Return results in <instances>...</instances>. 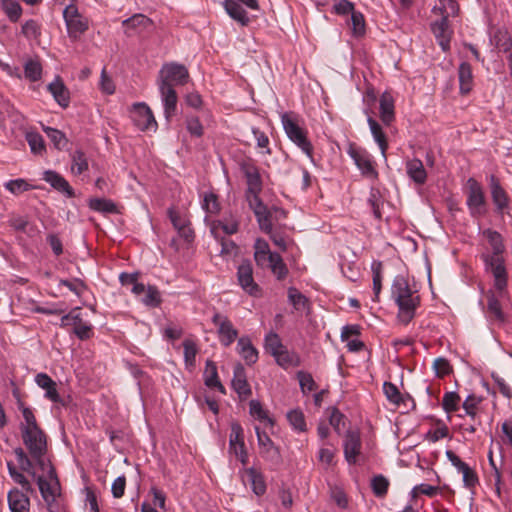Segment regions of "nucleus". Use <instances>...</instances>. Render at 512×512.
<instances>
[{"instance_id":"obj_4","label":"nucleus","mask_w":512,"mask_h":512,"mask_svg":"<svg viewBox=\"0 0 512 512\" xmlns=\"http://www.w3.org/2000/svg\"><path fill=\"white\" fill-rule=\"evenodd\" d=\"M63 18L68 36L72 40H77L89 28L88 19L79 13L77 6L73 3H70L64 8Z\"/></svg>"},{"instance_id":"obj_56","label":"nucleus","mask_w":512,"mask_h":512,"mask_svg":"<svg viewBox=\"0 0 512 512\" xmlns=\"http://www.w3.org/2000/svg\"><path fill=\"white\" fill-rule=\"evenodd\" d=\"M460 396L456 392H447L442 399V407L447 412H455L459 408Z\"/></svg>"},{"instance_id":"obj_60","label":"nucleus","mask_w":512,"mask_h":512,"mask_svg":"<svg viewBox=\"0 0 512 512\" xmlns=\"http://www.w3.org/2000/svg\"><path fill=\"white\" fill-rule=\"evenodd\" d=\"M297 378L299 380L300 388L304 393L316 389V383L310 373L299 371L297 373Z\"/></svg>"},{"instance_id":"obj_23","label":"nucleus","mask_w":512,"mask_h":512,"mask_svg":"<svg viewBox=\"0 0 512 512\" xmlns=\"http://www.w3.org/2000/svg\"><path fill=\"white\" fill-rule=\"evenodd\" d=\"M383 392L387 400L397 407H408V403L414 406V401L409 395H402L397 386L391 382H384Z\"/></svg>"},{"instance_id":"obj_24","label":"nucleus","mask_w":512,"mask_h":512,"mask_svg":"<svg viewBox=\"0 0 512 512\" xmlns=\"http://www.w3.org/2000/svg\"><path fill=\"white\" fill-rule=\"evenodd\" d=\"M168 216L174 228L178 230L182 237L186 240H191L193 238V231L190 229L189 222L184 216L178 213L174 208L168 209Z\"/></svg>"},{"instance_id":"obj_52","label":"nucleus","mask_w":512,"mask_h":512,"mask_svg":"<svg viewBox=\"0 0 512 512\" xmlns=\"http://www.w3.org/2000/svg\"><path fill=\"white\" fill-rule=\"evenodd\" d=\"M26 140L34 154H41L45 150L43 137L36 132H28Z\"/></svg>"},{"instance_id":"obj_25","label":"nucleus","mask_w":512,"mask_h":512,"mask_svg":"<svg viewBox=\"0 0 512 512\" xmlns=\"http://www.w3.org/2000/svg\"><path fill=\"white\" fill-rule=\"evenodd\" d=\"M48 90L52 94L55 101L63 108L69 105V91L64 85L63 81L57 77L53 82L48 85Z\"/></svg>"},{"instance_id":"obj_39","label":"nucleus","mask_w":512,"mask_h":512,"mask_svg":"<svg viewBox=\"0 0 512 512\" xmlns=\"http://www.w3.org/2000/svg\"><path fill=\"white\" fill-rule=\"evenodd\" d=\"M90 209L100 213H116V204L109 199L105 198H91L88 201Z\"/></svg>"},{"instance_id":"obj_13","label":"nucleus","mask_w":512,"mask_h":512,"mask_svg":"<svg viewBox=\"0 0 512 512\" xmlns=\"http://www.w3.org/2000/svg\"><path fill=\"white\" fill-rule=\"evenodd\" d=\"M213 324L217 327L219 339L222 345L230 346L238 336L237 329L227 316L215 313L212 317Z\"/></svg>"},{"instance_id":"obj_2","label":"nucleus","mask_w":512,"mask_h":512,"mask_svg":"<svg viewBox=\"0 0 512 512\" xmlns=\"http://www.w3.org/2000/svg\"><path fill=\"white\" fill-rule=\"evenodd\" d=\"M281 121L288 138L306 155L312 157V145L307 138L306 131L298 124L297 119L292 114L284 113L281 116Z\"/></svg>"},{"instance_id":"obj_10","label":"nucleus","mask_w":512,"mask_h":512,"mask_svg":"<svg viewBox=\"0 0 512 512\" xmlns=\"http://www.w3.org/2000/svg\"><path fill=\"white\" fill-rule=\"evenodd\" d=\"M347 153L353 159L363 176L370 179L377 178L378 173L373 165L372 157L366 150L350 145Z\"/></svg>"},{"instance_id":"obj_15","label":"nucleus","mask_w":512,"mask_h":512,"mask_svg":"<svg viewBox=\"0 0 512 512\" xmlns=\"http://www.w3.org/2000/svg\"><path fill=\"white\" fill-rule=\"evenodd\" d=\"M42 179L50 184L56 191L64 194L68 198L75 196V192L68 181L58 172L54 170H46L43 172Z\"/></svg>"},{"instance_id":"obj_54","label":"nucleus","mask_w":512,"mask_h":512,"mask_svg":"<svg viewBox=\"0 0 512 512\" xmlns=\"http://www.w3.org/2000/svg\"><path fill=\"white\" fill-rule=\"evenodd\" d=\"M373 493L377 497H384L387 494L389 481L382 475L375 476L371 481Z\"/></svg>"},{"instance_id":"obj_44","label":"nucleus","mask_w":512,"mask_h":512,"mask_svg":"<svg viewBox=\"0 0 512 512\" xmlns=\"http://www.w3.org/2000/svg\"><path fill=\"white\" fill-rule=\"evenodd\" d=\"M4 187L13 195H20L26 191L34 189V186L22 178L9 180L4 184Z\"/></svg>"},{"instance_id":"obj_64","label":"nucleus","mask_w":512,"mask_h":512,"mask_svg":"<svg viewBox=\"0 0 512 512\" xmlns=\"http://www.w3.org/2000/svg\"><path fill=\"white\" fill-rule=\"evenodd\" d=\"M217 228H221L225 234L232 235L238 231V223L231 219L229 221H218L211 228V232L215 233Z\"/></svg>"},{"instance_id":"obj_34","label":"nucleus","mask_w":512,"mask_h":512,"mask_svg":"<svg viewBox=\"0 0 512 512\" xmlns=\"http://www.w3.org/2000/svg\"><path fill=\"white\" fill-rule=\"evenodd\" d=\"M367 121H368V124H369V128H370L371 134H372L375 142L378 144V146H379V148L381 150L382 155L385 157L386 156V150L388 148V143H387L386 135L383 132L382 127L380 126V124L375 119H373L372 117H368Z\"/></svg>"},{"instance_id":"obj_55","label":"nucleus","mask_w":512,"mask_h":512,"mask_svg":"<svg viewBox=\"0 0 512 512\" xmlns=\"http://www.w3.org/2000/svg\"><path fill=\"white\" fill-rule=\"evenodd\" d=\"M24 73L26 78L35 82L41 78L42 67L38 61L29 60L26 62L24 67Z\"/></svg>"},{"instance_id":"obj_7","label":"nucleus","mask_w":512,"mask_h":512,"mask_svg":"<svg viewBox=\"0 0 512 512\" xmlns=\"http://www.w3.org/2000/svg\"><path fill=\"white\" fill-rule=\"evenodd\" d=\"M189 79L187 68L178 63H167L159 72L158 86L184 85Z\"/></svg>"},{"instance_id":"obj_43","label":"nucleus","mask_w":512,"mask_h":512,"mask_svg":"<svg viewBox=\"0 0 512 512\" xmlns=\"http://www.w3.org/2000/svg\"><path fill=\"white\" fill-rule=\"evenodd\" d=\"M254 213L261 230L266 233H270L272 231V222L271 215L267 207L264 204L262 206H257V209L254 211Z\"/></svg>"},{"instance_id":"obj_47","label":"nucleus","mask_w":512,"mask_h":512,"mask_svg":"<svg viewBox=\"0 0 512 512\" xmlns=\"http://www.w3.org/2000/svg\"><path fill=\"white\" fill-rule=\"evenodd\" d=\"M250 414L260 420L267 422L269 425H273V420L269 417L268 412L263 409L261 403L257 400H251L249 403Z\"/></svg>"},{"instance_id":"obj_61","label":"nucleus","mask_w":512,"mask_h":512,"mask_svg":"<svg viewBox=\"0 0 512 512\" xmlns=\"http://www.w3.org/2000/svg\"><path fill=\"white\" fill-rule=\"evenodd\" d=\"M460 473L462 474L463 483L466 488L473 489L479 483L477 473L469 465Z\"/></svg>"},{"instance_id":"obj_35","label":"nucleus","mask_w":512,"mask_h":512,"mask_svg":"<svg viewBox=\"0 0 512 512\" xmlns=\"http://www.w3.org/2000/svg\"><path fill=\"white\" fill-rule=\"evenodd\" d=\"M273 357L275 358L276 363L284 369L300 365L299 355L295 352L289 351L286 347Z\"/></svg>"},{"instance_id":"obj_16","label":"nucleus","mask_w":512,"mask_h":512,"mask_svg":"<svg viewBox=\"0 0 512 512\" xmlns=\"http://www.w3.org/2000/svg\"><path fill=\"white\" fill-rule=\"evenodd\" d=\"M449 14L450 13L447 12L440 20L435 21L431 25V30L443 51H447L450 48L451 31L448 23Z\"/></svg>"},{"instance_id":"obj_19","label":"nucleus","mask_w":512,"mask_h":512,"mask_svg":"<svg viewBox=\"0 0 512 512\" xmlns=\"http://www.w3.org/2000/svg\"><path fill=\"white\" fill-rule=\"evenodd\" d=\"M489 186L493 203L496 206V211L498 213H503L504 210L507 208L509 202V198L506 191L503 189V187L500 184V181L495 175H490Z\"/></svg>"},{"instance_id":"obj_12","label":"nucleus","mask_w":512,"mask_h":512,"mask_svg":"<svg viewBox=\"0 0 512 512\" xmlns=\"http://www.w3.org/2000/svg\"><path fill=\"white\" fill-rule=\"evenodd\" d=\"M37 484L42 498L48 506L55 501L56 497L60 494V484L53 467H50L48 472V478L39 476L37 478Z\"/></svg>"},{"instance_id":"obj_8","label":"nucleus","mask_w":512,"mask_h":512,"mask_svg":"<svg viewBox=\"0 0 512 512\" xmlns=\"http://www.w3.org/2000/svg\"><path fill=\"white\" fill-rule=\"evenodd\" d=\"M237 280L244 292L252 297H261L262 289L253 277V266L250 260H244L237 268Z\"/></svg>"},{"instance_id":"obj_29","label":"nucleus","mask_w":512,"mask_h":512,"mask_svg":"<svg viewBox=\"0 0 512 512\" xmlns=\"http://www.w3.org/2000/svg\"><path fill=\"white\" fill-rule=\"evenodd\" d=\"M35 381L39 387L45 390V397L57 403L60 402V396L56 389V383L44 373L36 376Z\"/></svg>"},{"instance_id":"obj_30","label":"nucleus","mask_w":512,"mask_h":512,"mask_svg":"<svg viewBox=\"0 0 512 512\" xmlns=\"http://www.w3.org/2000/svg\"><path fill=\"white\" fill-rule=\"evenodd\" d=\"M459 88L461 94H468L473 86V74L471 65L462 62L458 68Z\"/></svg>"},{"instance_id":"obj_22","label":"nucleus","mask_w":512,"mask_h":512,"mask_svg":"<svg viewBox=\"0 0 512 512\" xmlns=\"http://www.w3.org/2000/svg\"><path fill=\"white\" fill-rule=\"evenodd\" d=\"M161 100L164 107V115L167 120L175 114L177 108L178 97L174 87L159 86Z\"/></svg>"},{"instance_id":"obj_31","label":"nucleus","mask_w":512,"mask_h":512,"mask_svg":"<svg viewBox=\"0 0 512 512\" xmlns=\"http://www.w3.org/2000/svg\"><path fill=\"white\" fill-rule=\"evenodd\" d=\"M122 25L125 27V33L131 35L132 31H140L152 26V21L143 14H135L132 17L123 20Z\"/></svg>"},{"instance_id":"obj_37","label":"nucleus","mask_w":512,"mask_h":512,"mask_svg":"<svg viewBox=\"0 0 512 512\" xmlns=\"http://www.w3.org/2000/svg\"><path fill=\"white\" fill-rule=\"evenodd\" d=\"M246 474L253 492L258 496L263 495L266 492V484L263 475L253 467L248 468Z\"/></svg>"},{"instance_id":"obj_18","label":"nucleus","mask_w":512,"mask_h":512,"mask_svg":"<svg viewBox=\"0 0 512 512\" xmlns=\"http://www.w3.org/2000/svg\"><path fill=\"white\" fill-rule=\"evenodd\" d=\"M232 387L241 399H246L252 393L245 369L241 363L234 366Z\"/></svg>"},{"instance_id":"obj_45","label":"nucleus","mask_w":512,"mask_h":512,"mask_svg":"<svg viewBox=\"0 0 512 512\" xmlns=\"http://www.w3.org/2000/svg\"><path fill=\"white\" fill-rule=\"evenodd\" d=\"M161 295L156 286L149 285L141 298V302L149 307H158L161 304Z\"/></svg>"},{"instance_id":"obj_14","label":"nucleus","mask_w":512,"mask_h":512,"mask_svg":"<svg viewBox=\"0 0 512 512\" xmlns=\"http://www.w3.org/2000/svg\"><path fill=\"white\" fill-rule=\"evenodd\" d=\"M361 438L360 434L355 431H348L344 443V456L349 464H355L358 461V457L361 453Z\"/></svg>"},{"instance_id":"obj_21","label":"nucleus","mask_w":512,"mask_h":512,"mask_svg":"<svg viewBox=\"0 0 512 512\" xmlns=\"http://www.w3.org/2000/svg\"><path fill=\"white\" fill-rule=\"evenodd\" d=\"M8 506L11 512H30V499L19 489L15 488L8 492Z\"/></svg>"},{"instance_id":"obj_46","label":"nucleus","mask_w":512,"mask_h":512,"mask_svg":"<svg viewBox=\"0 0 512 512\" xmlns=\"http://www.w3.org/2000/svg\"><path fill=\"white\" fill-rule=\"evenodd\" d=\"M285 346L282 344V341L279 335L275 332H270L265 337V349L272 356H275L278 352H280Z\"/></svg>"},{"instance_id":"obj_42","label":"nucleus","mask_w":512,"mask_h":512,"mask_svg":"<svg viewBox=\"0 0 512 512\" xmlns=\"http://www.w3.org/2000/svg\"><path fill=\"white\" fill-rule=\"evenodd\" d=\"M71 171L73 174H82L88 170V160L84 152L76 150L71 155Z\"/></svg>"},{"instance_id":"obj_1","label":"nucleus","mask_w":512,"mask_h":512,"mask_svg":"<svg viewBox=\"0 0 512 512\" xmlns=\"http://www.w3.org/2000/svg\"><path fill=\"white\" fill-rule=\"evenodd\" d=\"M391 298L398 306V321L404 325L409 324L420 305L418 291L411 287L405 276L397 275L391 285Z\"/></svg>"},{"instance_id":"obj_32","label":"nucleus","mask_w":512,"mask_h":512,"mask_svg":"<svg viewBox=\"0 0 512 512\" xmlns=\"http://www.w3.org/2000/svg\"><path fill=\"white\" fill-rule=\"evenodd\" d=\"M204 382L207 387L217 388L222 394H225V388L218 378L217 366L213 361H206Z\"/></svg>"},{"instance_id":"obj_28","label":"nucleus","mask_w":512,"mask_h":512,"mask_svg":"<svg viewBox=\"0 0 512 512\" xmlns=\"http://www.w3.org/2000/svg\"><path fill=\"white\" fill-rule=\"evenodd\" d=\"M223 7L227 14L242 26H246L250 22L246 11L235 0H224Z\"/></svg>"},{"instance_id":"obj_51","label":"nucleus","mask_w":512,"mask_h":512,"mask_svg":"<svg viewBox=\"0 0 512 512\" xmlns=\"http://www.w3.org/2000/svg\"><path fill=\"white\" fill-rule=\"evenodd\" d=\"M352 34L355 37H361L365 34V20L360 12H353L350 18Z\"/></svg>"},{"instance_id":"obj_58","label":"nucleus","mask_w":512,"mask_h":512,"mask_svg":"<svg viewBox=\"0 0 512 512\" xmlns=\"http://www.w3.org/2000/svg\"><path fill=\"white\" fill-rule=\"evenodd\" d=\"M184 360L187 366H193L197 354V347L194 341L186 339L183 342Z\"/></svg>"},{"instance_id":"obj_38","label":"nucleus","mask_w":512,"mask_h":512,"mask_svg":"<svg viewBox=\"0 0 512 512\" xmlns=\"http://www.w3.org/2000/svg\"><path fill=\"white\" fill-rule=\"evenodd\" d=\"M0 6L11 22H17L22 15V7L16 0H0Z\"/></svg>"},{"instance_id":"obj_41","label":"nucleus","mask_w":512,"mask_h":512,"mask_svg":"<svg viewBox=\"0 0 512 512\" xmlns=\"http://www.w3.org/2000/svg\"><path fill=\"white\" fill-rule=\"evenodd\" d=\"M288 300L297 311H302L309 308L308 298L294 287H290L288 289Z\"/></svg>"},{"instance_id":"obj_27","label":"nucleus","mask_w":512,"mask_h":512,"mask_svg":"<svg viewBox=\"0 0 512 512\" xmlns=\"http://www.w3.org/2000/svg\"><path fill=\"white\" fill-rule=\"evenodd\" d=\"M380 118L385 125H390L395 118L394 99L390 93H383L379 100Z\"/></svg>"},{"instance_id":"obj_36","label":"nucleus","mask_w":512,"mask_h":512,"mask_svg":"<svg viewBox=\"0 0 512 512\" xmlns=\"http://www.w3.org/2000/svg\"><path fill=\"white\" fill-rule=\"evenodd\" d=\"M487 312L490 318L500 323L505 322V316L501 309L500 302L493 291H488L487 293Z\"/></svg>"},{"instance_id":"obj_17","label":"nucleus","mask_w":512,"mask_h":512,"mask_svg":"<svg viewBox=\"0 0 512 512\" xmlns=\"http://www.w3.org/2000/svg\"><path fill=\"white\" fill-rule=\"evenodd\" d=\"M483 236L487 239L489 249L483 252L481 255H487L489 257H504L505 245L502 235L492 229H485Z\"/></svg>"},{"instance_id":"obj_48","label":"nucleus","mask_w":512,"mask_h":512,"mask_svg":"<svg viewBox=\"0 0 512 512\" xmlns=\"http://www.w3.org/2000/svg\"><path fill=\"white\" fill-rule=\"evenodd\" d=\"M371 268L373 272V291L375 295L374 300L378 301V297L382 288V263L380 261H374Z\"/></svg>"},{"instance_id":"obj_63","label":"nucleus","mask_w":512,"mask_h":512,"mask_svg":"<svg viewBox=\"0 0 512 512\" xmlns=\"http://www.w3.org/2000/svg\"><path fill=\"white\" fill-rule=\"evenodd\" d=\"M186 128L188 132L194 137H201L203 135V126L200 120L195 116L187 117Z\"/></svg>"},{"instance_id":"obj_33","label":"nucleus","mask_w":512,"mask_h":512,"mask_svg":"<svg viewBox=\"0 0 512 512\" xmlns=\"http://www.w3.org/2000/svg\"><path fill=\"white\" fill-rule=\"evenodd\" d=\"M408 176L417 184H424L427 178V173L424 165L419 159H411L406 164Z\"/></svg>"},{"instance_id":"obj_62","label":"nucleus","mask_w":512,"mask_h":512,"mask_svg":"<svg viewBox=\"0 0 512 512\" xmlns=\"http://www.w3.org/2000/svg\"><path fill=\"white\" fill-rule=\"evenodd\" d=\"M74 333L81 340L89 339L92 336V326L80 317L79 322L74 325Z\"/></svg>"},{"instance_id":"obj_9","label":"nucleus","mask_w":512,"mask_h":512,"mask_svg":"<svg viewBox=\"0 0 512 512\" xmlns=\"http://www.w3.org/2000/svg\"><path fill=\"white\" fill-rule=\"evenodd\" d=\"M130 117L135 126L141 131H155L157 129V122L151 109L143 102L133 104Z\"/></svg>"},{"instance_id":"obj_3","label":"nucleus","mask_w":512,"mask_h":512,"mask_svg":"<svg viewBox=\"0 0 512 512\" xmlns=\"http://www.w3.org/2000/svg\"><path fill=\"white\" fill-rule=\"evenodd\" d=\"M484 263V270L490 273L494 279V288L501 294L508 287V271L505 264V257H489L481 255Z\"/></svg>"},{"instance_id":"obj_11","label":"nucleus","mask_w":512,"mask_h":512,"mask_svg":"<svg viewBox=\"0 0 512 512\" xmlns=\"http://www.w3.org/2000/svg\"><path fill=\"white\" fill-rule=\"evenodd\" d=\"M260 455L269 463L274 466H279L282 463V456L280 450L274 445L271 438L265 433L261 432L259 427H255Z\"/></svg>"},{"instance_id":"obj_20","label":"nucleus","mask_w":512,"mask_h":512,"mask_svg":"<svg viewBox=\"0 0 512 512\" xmlns=\"http://www.w3.org/2000/svg\"><path fill=\"white\" fill-rule=\"evenodd\" d=\"M241 170L243 171L246 182L248 193H260L262 190V180L258 168L252 163L245 162L241 164Z\"/></svg>"},{"instance_id":"obj_50","label":"nucleus","mask_w":512,"mask_h":512,"mask_svg":"<svg viewBox=\"0 0 512 512\" xmlns=\"http://www.w3.org/2000/svg\"><path fill=\"white\" fill-rule=\"evenodd\" d=\"M268 267L278 280H283L288 275L287 265L279 254L277 257H274V260L269 263Z\"/></svg>"},{"instance_id":"obj_59","label":"nucleus","mask_w":512,"mask_h":512,"mask_svg":"<svg viewBox=\"0 0 512 512\" xmlns=\"http://www.w3.org/2000/svg\"><path fill=\"white\" fill-rule=\"evenodd\" d=\"M22 34L28 39H37L41 34L39 24L33 19L26 21L22 25Z\"/></svg>"},{"instance_id":"obj_26","label":"nucleus","mask_w":512,"mask_h":512,"mask_svg":"<svg viewBox=\"0 0 512 512\" xmlns=\"http://www.w3.org/2000/svg\"><path fill=\"white\" fill-rule=\"evenodd\" d=\"M237 350L247 365H252L257 362L258 351L248 337L238 339Z\"/></svg>"},{"instance_id":"obj_40","label":"nucleus","mask_w":512,"mask_h":512,"mask_svg":"<svg viewBox=\"0 0 512 512\" xmlns=\"http://www.w3.org/2000/svg\"><path fill=\"white\" fill-rule=\"evenodd\" d=\"M491 43L500 51L507 52L511 49L512 41L506 30L498 29L490 38Z\"/></svg>"},{"instance_id":"obj_49","label":"nucleus","mask_w":512,"mask_h":512,"mask_svg":"<svg viewBox=\"0 0 512 512\" xmlns=\"http://www.w3.org/2000/svg\"><path fill=\"white\" fill-rule=\"evenodd\" d=\"M287 419L290 425L299 432H304L306 430V423L304 414L300 410H292L287 413Z\"/></svg>"},{"instance_id":"obj_53","label":"nucleus","mask_w":512,"mask_h":512,"mask_svg":"<svg viewBox=\"0 0 512 512\" xmlns=\"http://www.w3.org/2000/svg\"><path fill=\"white\" fill-rule=\"evenodd\" d=\"M8 472L10 477L18 484L22 486V488L26 492H32V486L27 480V478L20 472L17 471L16 467L12 464V462L7 463Z\"/></svg>"},{"instance_id":"obj_57","label":"nucleus","mask_w":512,"mask_h":512,"mask_svg":"<svg viewBox=\"0 0 512 512\" xmlns=\"http://www.w3.org/2000/svg\"><path fill=\"white\" fill-rule=\"evenodd\" d=\"M44 130L57 149H63L66 146L67 139L63 132L51 127H46Z\"/></svg>"},{"instance_id":"obj_6","label":"nucleus","mask_w":512,"mask_h":512,"mask_svg":"<svg viewBox=\"0 0 512 512\" xmlns=\"http://www.w3.org/2000/svg\"><path fill=\"white\" fill-rule=\"evenodd\" d=\"M468 191L466 204L470 215L474 218L482 217L486 214V199L481 185L473 178L467 181Z\"/></svg>"},{"instance_id":"obj_5","label":"nucleus","mask_w":512,"mask_h":512,"mask_svg":"<svg viewBox=\"0 0 512 512\" xmlns=\"http://www.w3.org/2000/svg\"><path fill=\"white\" fill-rule=\"evenodd\" d=\"M23 442L30 455L38 461L42 467L45 465L42 457L47 450L46 436L40 428L21 431Z\"/></svg>"}]
</instances>
